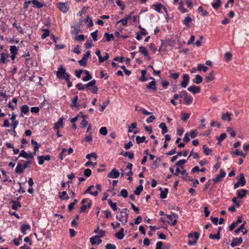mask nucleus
Segmentation results:
<instances>
[{"label": "nucleus", "instance_id": "obj_1", "mask_svg": "<svg viewBox=\"0 0 249 249\" xmlns=\"http://www.w3.org/2000/svg\"><path fill=\"white\" fill-rule=\"evenodd\" d=\"M98 233L99 235L93 236L90 238V242L92 245H99L102 243V240L99 238L105 236V231L103 230H100Z\"/></svg>", "mask_w": 249, "mask_h": 249}, {"label": "nucleus", "instance_id": "obj_2", "mask_svg": "<svg viewBox=\"0 0 249 249\" xmlns=\"http://www.w3.org/2000/svg\"><path fill=\"white\" fill-rule=\"evenodd\" d=\"M56 75L58 78L62 80H65L70 77V75L66 72V69L63 68L62 66L58 68Z\"/></svg>", "mask_w": 249, "mask_h": 249}, {"label": "nucleus", "instance_id": "obj_3", "mask_svg": "<svg viewBox=\"0 0 249 249\" xmlns=\"http://www.w3.org/2000/svg\"><path fill=\"white\" fill-rule=\"evenodd\" d=\"M199 234L197 232H191L188 234V237L190 238H193V240H189L188 244L189 246L194 245L196 244L197 241L199 238Z\"/></svg>", "mask_w": 249, "mask_h": 249}, {"label": "nucleus", "instance_id": "obj_4", "mask_svg": "<svg viewBox=\"0 0 249 249\" xmlns=\"http://www.w3.org/2000/svg\"><path fill=\"white\" fill-rule=\"evenodd\" d=\"M199 234L197 232H191L188 234V237L190 238H193V240H189L188 244L189 246L194 245L196 244L197 241L199 238Z\"/></svg>", "mask_w": 249, "mask_h": 249}, {"label": "nucleus", "instance_id": "obj_5", "mask_svg": "<svg viewBox=\"0 0 249 249\" xmlns=\"http://www.w3.org/2000/svg\"><path fill=\"white\" fill-rule=\"evenodd\" d=\"M165 216H166L167 218L168 219V222L169 224L172 226L176 225L177 222V220L176 218H177L178 217V215L173 213L172 215L165 214Z\"/></svg>", "mask_w": 249, "mask_h": 249}, {"label": "nucleus", "instance_id": "obj_6", "mask_svg": "<svg viewBox=\"0 0 249 249\" xmlns=\"http://www.w3.org/2000/svg\"><path fill=\"white\" fill-rule=\"evenodd\" d=\"M57 8L63 13H66L69 9V5L68 2H60L57 3Z\"/></svg>", "mask_w": 249, "mask_h": 249}, {"label": "nucleus", "instance_id": "obj_7", "mask_svg": "<svg viewBox=\"0 0 249 249\" xmlns=\"http://www.w3.org/2000/svg\"><path fill=\"white\" fill-rule=\"evenodd\" d=\"M246 183V180L243 173H241L239 175L238 181L234 184V189L239 187L240 185L244 186Z\"/></svg>", "mask_w": 249, "mask_h": 249}, {"label": "nucleus", "instance_id": "obj_8", "mask_svg": "<svg viewBox=\"0 0 249 249\" xmlns=\"http://www.w3.org/2000/svg\"><path fill=\"white\" fill-rule=\"evenodd\" d=\"M183 95H185L184 97V103L186 105H190L193 103V98L191 95H188V93L185 91H182Z\"/></svg>", "mask_w": 249, "mask_h": 249}, {"label": "nucleus", "instance_id": "obj_9", "mask_svg": "<svg viewBox=\"0 0 249 249\" xmlns=\"http://www.w3.org/2000/svg\"><path fill=\"white\" fill-rule=\"evenodd\" d=\"M225 172L223 169H220L219 174L217 175L215 178H213V181L214 183L220 182L222 180V179L225 177Z\"/></svg>", "mask_w": 249, "mask_h": 249}, {"label": "nucleus", "instance_id": "obj_10", "mask_svg": "<svg viewBox=\"0 0 249 249\" xmlns=\"http://www.w3.org/2000/svg\"><path fill=\"white\" fill-rule=\"evenodd\" d=\"M119 175L120 173L117 170L116 168H113L108 173L107 177L109 178H116L119 177Z\"/></svg>", "mask_w": 249, "mask_h": 249}, {"label": "nucleus", "instance_id": "obj_11", "mask_svg": "<svg viewBox=\"0 0 249 249\" xmlns=\"http://www.w3.org/2000/svg\"><path fill=\"white\" fill-rule=\"evenodd\" d=\"M183 78V80L180 83V85L182 88H186L190 80L189 76L188 74H184Z\"/></svg>", "mask_w": 249, "mask_h": 249}, {"label": "nucleus", "instance_id": "obj_12", "mask_svg": "<svg viewBox=\"0 0 249 249\" xmlns=\"http://www.w3.org/2000/svg\"><path fill=\"white\" fill-rule=\"evenodd\" d=\"M246 223V222L244 221L243 223L238 228L235 230V232L238 233L240 231H242L243 235L246 234L248 232V230L245 229V225Z\"/></svg>", "mask_w": 249, "mask_h": 249}, {"label": "nucleus", "instance_id": "obj_13", "mask_svg": "<svg viewBox=\"0 0 249 249\" xmlns=\"http://www.w3.org/2000/svg\"><path fill=\"white\" fill-rule=\"evenodd\" d=\"M242 242L243 239L242 237L234 238L231 243V247H234L241 244Z\"/></svg>", "mask_w": 249, "mask_h": 249}, {"label": "nucleus", "instance_id": "obj_14", "mask_svg": "<svg viewBox=\"0 0 249 249\" xmlns=\"http://www.w3.org/2000/svg\"><path fill=\"white\" fill-rule=\"evenodd\" d=\"M187 90L193 94L198 93L200 92V87L196 86H191L187 88Z\"/></svg>", "mask_w": 249, "mask_h": 249}, {"label": "nucleus", "instance_id": "obj_15", "mask_svg": "<svg viewBox=\"0 0 249 249\" xmlns=\"http://www.w3.org/2000/svg\"><path fill=\"white\" fill-rule=\"evenodd\" d=\"M139 53L142 54L145 57H147L148 60H149L151 57L149 56V53L146 49V48L143 46H140L139 47Z\"/></svg>", "mask_w": 249, "mask_h": 249}, {"label": "nucleus", "instance_id": "obj_16", "mask_svg": "<svg viewBox=\"0 0 249 249\" xmlns=\"http://www.w3.org/2000/svg\"><path fill=\"white\" fill-rule=\"evenodd\" d=\"M92 206V201L91 200H89V202L87 205L82 204L80 209V213H85L86 212V209L87 208H90Z\"/></svg>", "mask_w": 249, "mask_h": 249}, {"label": "nucleus", "instance_id": "obj_17", "mask_svg": "<svg viewBox=\"0 0 249 249\" xmlns=\"http://www.w3.org/2000/svg\"><path fill=\"white\" fill-rule=\"evenodd\" d=\"M247 191L245 189H242L238 190L237 192V196L238 198H243L246 196Z\"/></svg>", "mask_w": 249, "mask_h": 249}, {"label": "nucleus", "instance_id": "obj_18", "mask_svg": "<svg viewBox=\"0 0 249 249\" xmlns=\"http://www.w3.org/2000/svg\"><path fill=\"white\" fill-rule=\"evenodd\" d=\"M129 211L127 208H124L121 210L122 214H124V222L123 223V224H125L128 221V215H129Z\"/></svg>", "mask_w": 249, "mask_h": 249}, {"label": "nucleus", "instance_id": "obj_19", "mask_svg": "<svg viewBox=\"0 0 249 249\" xmlns=\"http://www.w3.org/2000/svg\"><path fill=\"white\" fill-rule=\"evenodd\" d=\"M24 169L25 168H23V166L20 163H18L15 169V172L18 174H21L24 173Z\"/></svg>", "mask_w": 249, "mask_h": 249}, {"label": "nucleus", "instance_id": "obj_20", "mask_svg": "<svg viewBox=\"0 0 249 249\" xmlns=\"http://www.w3.org/2000/svg\"><path fill=\"white\" fill-rule=\"evenodd\" d=\"M146 88L149 89H152L154 91L157 90V88L156 87V82L155 80H153L150 82L149 84L146 86Z\"/></svg>", "mask_w": 249, "mask_h": 249}, {"label": "nucleus", "instance_id": "obj_21", "mask_svg": "<svg viewBox=\"0 0 249 249\" xmlns=\"http://www.w3.org/2000/svg\"><path fill=\"white\" fill-rule=\"evenodd\" d=\"M93 187H94L93 185H91V186H89L87 188V189L84 192V194H86L89 193L90 195H92L93 196H97L98 195V192L97 191H96L94 192H91V188H92Z\"/></svg>", "mask_w": 249, "mask_h": 249}, {"label": "nucleus", "instance_id": "obj_22", "mask_svg": "<svg viewBox=\"0 0 249 249\" xmlns=\"http://www.w3.org/2000/svg\"><path fill=\"white\" fill-rule=\"evenodd\" d=\"M11 202L13 204L12 206V208L13 210H16L18 208H20L21 207V203L19 201L17 200H11Z\"/></svg>", "mask_w": 249, "mask_h": 249}, {"label": "nucleus", "instance_id": "obj_23", "mask_svg": "<svg viewBox=\"0 0 249 249\" xmlns=\"http://www.w3.org/2000/svg\"><path fill=\"white\" fill-rule=\"evenodd\" d=\"M115 236L118 239H123L124 236V229L123 228H121L119 231L115 233Z\"/></svg>", "mask_w": 249, "mask_h": 249}, {"label": "nucleus", "instance_id": "obj_24", "mask_svg": "<svg viewBox=\"0 0 249 249\" xmlns=\"http://www.w3.org/2000/svg\"><path fill=\"white\" fill-rule=\"evenodd\" d=\"M214 79L213 75V71H212L211 72L209 73L208 75L205 77V81L206 83H210Z\"/></svg>", "mask_w": 249, "mask_h": 249}, {"label": "nucleus", "instance_id": "obj_25", "mask_svg": "<svg viewBox=\"0 0 249 249\" xmlns=\"http://www.w3.org/2000/svg\"><path fill=\"white\" fill-rule=\"evenodd\" d=\"M78 100V97L77 96H75L73 97L72 100L71 104V107H76L78 109L79 108L80 105L77 103Z\"/></svg>", "mask_w": 249, "mask_h": 249}, {"label": "nucleus", "instance_id": "obj_26", "mask_svg": "<svg viewBox=\"0 0 249 249\" xmlns=\"http://www.w3.org/2000/svg\"><path fill=\"white\" fill-rule=\"evenodd\" d=\"M63 119L62 118H60L58 121V122L54 124V126L53 128L55 129H57L59 127H63Z\"/></svg>", "mask_w": 249, "mask_h": 249}, {"label": "nucleus", "instance_id": "obj_27", "mask_svg": "<svg viewBox=\"0 0 249 249\" xmlns=\"http://www.w3.org/2000/svg\"><path fill=\"white\" fill-rule=\"evenodd\" d=\"M58 194L59 197L61 200H68L69 199V196L68 195H67V193L66 191L59 192Z\"/></svg>", "mask_w": 249, "mask_h": 249}, {"label": "nucleus", "instance_id": "obj_28", "mask_svg": "<svg viewBox=\"0 0 249 249\" xmlns=\"http://www.w3.org/2000/svg\"><path fill=\"white\" fill-rule=\"evenodd\" d=\"M9 55L7 53H1V57L0 60L1 62L3 64L5 63V62L8 61L7 58L9 57Z\"/></svg>", "mask_w": 249, "mask_h": 249}, {"label": "nucleus", "instance_id": "obj_29", "mask_svg": "<svg viewBox=\"0 0 249 249\" xmlns=\"http://www.w3.org/2000/svg\"><path fill=\"white\" fill-rule=\"evenodd\" d=\"M120 155H123L124 157H128L130 159H133L134 158V153L132 152L126 151V152H122L120 153Z\"/></svg>", "mask_w": 249, "mask_h": 249}, {"label": "nucleus", "instance_id": "obj_30", "mask_svg": "<svg viewBox=\"0 0 249 249\" xmlns=\"http://www.w3.org/2000/svg\"><path fill=\"white\" fill-rule=\"evenodd\" d=\"M160 197L161 199H164L167 197V193L168 192V189L165 188L164 190H162L161 188L160 189Z\"/></svg>", "mask_w": 249, "mask_h": 249}, {"label": "nucleus", "instance_id": "obj_31", "mask_svg": "<svg viewBox=\"0 0 249 249\" xmlns=\"http://www.w3.org/2000/svg\"><path fill=\"white\" fill-rule=\"evenodd\" d=\"M203 81L202 77L199 75L197 74L195 78L193 80V82L196 84H199Z\"/></svg>", "mask_w": 249, "mask_h": 249}, {"label": "nucleus", "instance_id": "obj_32", "mask_svg": "<svg viewBox=\"0 0 249 249\" xmlns=\"http://www.w3.org/2000/svg\"><path fill=\"white\" fill-rule=\"evenodd\" d=\"M159 127L161 129V133L163 135L168 131V129L165 123H160L159 125Z\"/></svg>", "mask_w": 249, "mask_h": 249}, {"label": "nucleus", "instance_id": "obj_33", "mask_svg": "<svg viewBox=\"0 0 249 249\" xmlns=\"http://www.w3.org/2000/svg\"><path fill=\"white\" fill-rule=\"evenodd\" d=\"M231 114L229 112H226V113H223L222 115L221 119L223 120L228 121L230 122L231 121Z\"/></svg>", "mask_w": 249, "mask_h": 249}, {"label": "nucleus", "instance_id": "obj_34", "mask_svg": "<svg viewBox=\"0 0 249 249\" xmlns=\"http://www.w3.org/2000/svg\"><path fill=\"white\" fill-rule=\"evenodd\" d=\"M32 3L34 5V7L36 8H41L44 6V4L37 0H32Z\"/></svg>", "mask_w": 249, "mask_h": 249}, {"label": "nucleus", "instance_id": "obj_35", "mask_svg": "<svg viewBox=\"0 0 249 249\" xmlns=\"http://www.w3.org/2000/svg\"><path fill=\"white\" fill-rule=\"evenodd\" d=\"M107 201L108 204L114 211H116L117 210L118 208L116 203L113 202L111 199H108L107 200Z\"/></svg>", "mask_w": 249, "mask_h": 249}, {"label": "nucleus", "instance_id": "obj_36", "mask_svg": "<svg viewBox=\"0 0 249 249\" xmlns=\"http://www.w3.org/2000/svg\"><path fill=\"white\" fill-rule=\"evenodd\" d=\"M136 141L138 144L142 143L143 142H147V141H146V138L145 136L140 137L139 136H136Z\"/></svg>", "mask_w": 249, "mask_h": 249}, {"label": "nucleus", "instance_id": "obj_37", "mask_svg": "<svg viewBox=\"0 0 249 249\" xmlns=\"http://www.w3.org/2000/svg\"><path fill=\"white\" fill-rule=\"evenodd\" d=\"M30 229V226L28 224H24L21 226V231L23 234H25L26 231Z\"/></svg>", "mask_w": 249, "mask_h": 249}, {"label": "nucleus", "instance_id": "obj_38", "mask_svg": "<svg viewBox=\"0 0 249 249\" xmlns=\"http://www.w3.org/2000/svg\"><path fill=\"white\" fill-rule=\"evenodd\" d=\"M104 37H105L106 40L107 42L110 41L111 40H113L114 38L113 34H109L108 33H105L104 34Z\"/></svg>", "mask_w": 249, "mask_h": 249}, {"label": "nucleus", "instance_id": "obj_39", "mask_svg": "<svg viewBox=\"0 0 249 249\" xmlns=\"http://www.w3.org/2000/svg\"><path fill=\"white\" fill-rule=\"evenodd\" d=\"M187 160H180L178 161L175 165L177 166L180 167L181 169H183V165L186 162Z\"/></svg>", "mask_w": 249, "mask_h": 249}, {"label": "nucleus", "instance_id": "obj_40", "mask_svg": "<svg viewBox=\"0 0 249 249\" xmlns=\"http://www.w3.org/2000/svg\"><path fill=\"white\" fill-rule=\"evenodd\" d=\"M202 149L204 153L206 155H209L211 152H212V150L209 149L206 144H204L202 146Z\"/></svg>", "mask_w": 249, "mask_h": 249}, {"label": "nucleus", "instance_id": "obj_41", "mask_svg": "<svg viewBox=\"0 0 249 249\" xmlns=\"http://www.w3.org/2000/svg\"><path fill=\"white\" fill-rule=\"evenodd\" d=\"M192 21V19L191 17L188 16L186 17L183 20V23L187 27L190 26V23Z\"/></svg>", "mask_w": 249, "mask_h": 249}, {"label": "nucleus", "instance_id": "obj_42", "mask_svg": "<svg viewBox=\"0 0 249 249\" xmlns=\"http://www.w3.org/2000/svg\"><path fill=\"white\" fill-rule=\"evenodd\" d=\"M231 154L236 156H240L243 157V158H245L247 155L246 154L244 153L242 151H239L238 149L236 150L235 151L231 152Z\"/></svg>", "mask_w": 249, "mask_h": 249}, {"label": "nucleus", "instance_id": "obj_43", "mask_svg": "<svg viewBox=\"0 0 249 249\" xmlns=\"http://www.w3.org/2000/svg\"><path fill=\"white\" fill-rule=\"evenodd\" d=\"M142 190H143V186L142 185H140L136 188V189L134 191V194L138 196L141 194V193L142 191Z\"/></svg>", "mask_w": 249, "mask_h": 249}, {"label": "nucleus", "instance_id": "obj_44", "mask_svg": "<svg viewBox=\"0 0 249 249\" xmlns=\"http://www.w3.org/2000/svg\"><path fill=\"white\" fill-rule=\"evenodd\" d=\"M85 22H88V27H91L93 26V23L92 21V19L91 18L89 17V16H87V18H86L85 20Z\"/></svg>", "mask_w": 249, "mask_h": 249}, {"label": "nucleus", "instance_id": "obj_45", "mask_svg": "<svg viewBox=\"0 0 249 249\" xmlns=\"http://www.w3.org/2000/svg\"><path fill=\"white\" fill-rule=\"evenodd\" d=\"M153 6L155 7V10L158 13L161 12V9L163 7V6L160 3H157L153 5Z\"/></svg>", "mask_w": 249, "mask_h": 249}, {"label": "nucleus", "instance_id": "obj_46", "mask_svg": "<svg viewBox=\"0 0 249 249\" xmlns=\"http://www.w3.org/2000/svg\"><path fill=\"white\" fill-rule=\"evenodd\" d=\"M96 81L95 79H93L89 82L87 84L85 85V87H86V89H90V87H94L96 84Z\"/></svg>", "mask_w": 249, "mask_h": 249}, {"label": "nucleus", "instance_id": "obj_47", "mask_svg": "<svg viewBox=\"0 0 249 249\" xmlns=\"http://www.w3.org/2000/svg\"><path fill=\"white\" fill-rule=\"evenodd\" d=\"M20 110L22 113L26 114L29 112V107L27 105H24L21 107Z\"/></svg>", "mask_w": 249, "mask_h": 249}, {"label": "nucleus", "instance_id": "obj_48", "mask_svg": "<svg viewBox=\"0 0 249 249\" xmlns=\"http://www.w3.org/2000/svg\"><path fill=\"white\" fill-rule=\"evenodd\" d=\"M208 69V67L204 66L203 64H200L198 65L197 70L199 71H203L204 72H206Z\"/></svg>", "mask_w": 249, "mask_h": 249}, {"label": "nucleus", "instance_id": "obj_49", "mask_svg": "<svg viewBox=\"0 0 249 249\" xmlns=\"http://www.w3.org/2000/svg\"><path fill=\"white\" fill-rule=\"evenodd\" d=\"M109 58V54L107 53H105V55L104 57L100 56L99 58V62L100 63L104 62Z\"/></svg>", "mask_w": 249, "mask_h": 249}, {"label": "nucleus", "instance_id": "obj_50", "mask_svg": "<svg viewBox=\"0 0 249 249\" xmlns=\"http://www.w3.org/2000/svg\"><path fill=\"white\" fill-rule=\"evenodd\" d=\"M215 3H212V5L214 9H217L219 8L221 4V1L220 0H215Z\"/></svg>", "mask_w": 249, "mask_h": 249}, {"label": "nucleus", "instance_id": "obj_51", "mask_svg": "<svg viewBox=\"0 0 249 249\" xmlns=\"http://www.w3.org/2000/svg\"><path fill=\"white\" fill-rule=\"evenodd\" d=\"M209 237L212 239L219 240L220 238V234L219 233V231H218L216 234H210L209 236Z\"/></svg>", "mask_w": 249, "mask_h": 249}, {"label": "nucleus", "instance_id": "obj_52", "mask_svg": "<svg viewBox=\"0 0 249 249\" xmlns=\"http://www.w3.org/2000/svg\"><path fill=\"white\" fill-rule=\"evenodd\" d=\"M10 51L11 54H17L18 51V48L16 46H11L10 48Z\"/></svg>", "mask_w": 249, "mask_h": 249}, {"label": "nucleus", "instance_id": "obj_53", "mask_svg": "<svg viewBox=\"0 0 249 249\" xmlns=\"http://www.w3.org/2000/svg\"><path fill=\"white\" fill-rule=\"evenodd\" d=\"M119 211L120 212V214H117L116 215V218L119 221L122 222L124 221L123 218L124 217V214H122L121 210L119 209Z\"/></svg>", "mask_w": 249, "mask_h": 249}, {"label": "nucleus", "instance_id": "obj_54", "mask_svg": "<svg viewBox=\"0 0 249 249\" xmlns=\"http://www.w3.org/2000/svg\"><path fill=\"white\" fill-rule=\"evenodd\" d=\"M42 31L44 32L43 34L41 35V38L45 39L50 34V31L48 29H44L42 30Z\"/></svg>", "mask_w": 249, "mask_h": 249}, {"label": "nucleus", "instance_id": "obj_55", "mask_svg": "<svg viewBox=\"0 0 249 249\" xmlns=\"http://www.w3.org/2000/svg\"><path fill=\"white\" fill-rule=\"evenodd\" d=\"M169 77L173 79L176 80L179 77L178 73H172L171 71H169Z\"/></svg>", "mask_w": 249, "mask_h": 249}, {"label": "nucleus", "instance_id": "obj_56", "mask_svg": "<svg viewBox=\"0 0 249 249\" xmlns=\"http://www.w3.org/2000/svg\"><path fill=\"white\" fill-rule=\"evenodd\" d=\"M227 131L230 134L231 137H234L235 136V132L232 127H228L227 128Z\"/></svg>", "mask_w": 249, "mask_h": 249}, {"label": "nucleus", "instance_id": "obj_57", "mask_svg": "<svg viewBox=\"0 0 249 249\" xmlns=\"http://www.w3.org/2000/svg\"><path fill=\"white\" fill-rule=\"evenodd\" d=\"M119 196H121L124 198L127 197L128 196L127 191L125 189H122L121 191L120 194L119 195Z\"/></svg>", "mask_w": 249, "mask_h": 249}, {"label": "nucleus", "instance_id": "obj_58", "mask_svg": "<svg viewBox=\"0 0 249 249\" xmlns=\"http://www.w3.org/2000/svg\"><path fill=\"white\" fill-rule=\"evenodd\" d=\"M190 114L182 113H181V120L183 121H186L190 117Z\"/></svg>", "mask_w": 249, "mask_h": 249}, {"label": "nucleus", "instance_id": "obj_59", "mask_svg": "<svg viewBox=\"0 0 249 249\" xmlns=\"http://www.w3.org/2000/svg\"><path fill=\"white\" fill-rule=\"evenodd\" d=\"M73 27L74 30L71 32V34L77 35L80 31L79 27L78 26H74Z\"/></svg>", "mask_w": 249, "mask_h": 249}, {"label": "nucleus", "instance_id": "obj_60", "mask_svg": "<svg viewBox=\"0 0 249 249\" xmlns=\"http://www.w3.org/2000/svg\"><path fill=\"white\" fill-rule=\"evenodd\" d=\"M75 87L78 90H82L86 88V87H85V85H83L81 83L77 84Z\"/></svg>", "mask_w": 249, "mask_h": 249}, {"label": "nucleus", "instance_id": "obj_61", "mask_svg": "<svg viewBox=\"0 0 249 249\" xmlns=\"http://www.w3.org/2000/svg\"><path fill=\"white\" fill-rule=\"evenodd\" d=\"M99 132L101 134L105 136L107 133V129L106 127L103 126L100 129Z\"/></svg>", "mask_w": 249, "mask_h": 249}, {"label": "nucleus", "instance_id": "obj_62", "mask_svg": "<svg viewBox=\"0 0 249 249\" xmlns=\"http://www.w3.org/2000/svg\"><path fill=\"white\" fill-rule=\"evenodd\" d=\"M198 10L201 13V14L203 16H206L208 15V13L206 11L204 10L203 8L200 6L198 7Z\"/></svg>", "mask_w": 249, "mask_h": 249}, {"label": "nucleus", "instance_id": "obj_63", "mask_svg": "<svg viewBox=\"0 0 249 249\" xmlns=\"http://www.w3.org/2000/svg\"><path fill=\"white\" fill-rule=\"evenodd\" d=\"M103 213L105 215V217L106 218H109L110 217L112 216L111 213L109 210H106L103 211Z\"/></svg>", "mask_w": 249, "mask_h": 249}, {"label": "nucleus", "instance_id": "obj_64", "mask_svg": "<svg viewBox=\"0 0 249 249\" xmlns=\"http://www.w3.org/2000/svg\"><path fill=\"white\" fill-rule=\"evenodd\" d=\"M105 249H116V246L114 244L108 243L106 245Z\"/></svg>", "mask_w": 249, "mask_h": 249}]
</instances>
